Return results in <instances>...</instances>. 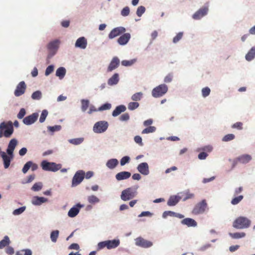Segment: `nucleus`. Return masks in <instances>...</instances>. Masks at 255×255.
I'll list each match as a JSON object with an SVG mask.
<instances>
[{"label":"nucleus","instance_id":"f257e3e1","mask_svg":"<svg viewBox=\"0 0 255 255\" xmlns=\"http://www.w3.org/2000/svg\"><path fill=\"white\" fill-rule=\"evenodd\" d=\"M13 131V124L11 121L3 122L0 124V138L3 136L10 137Z\"/></svg>","mask_w":255,"mask_h":255},{"label":"nucleus","instance_id":"f03ea898","mask_svg":"<svg viewBox=\"0 0 255 255\" xmlns=\"http://www.w3.org/2000/svg\"><path fill=\"white\" fill-rule=\"evenodd\" d=\"M137 187H131L124 190L121 195V199L124 201L132 199L137 195Z\"/></svg>","mask_w":255,"mask_h":255},{"label":"nucleus","instance_id":"7ed1b4c3","mask_svg":"<svg viewBox=\"0 0 255 255\" xmlns=\"http://www.w3.org/2000/svg\"><path fill=\"white\" fill-rule=\"evenodd\" d=\"M251 221L244 217H240L234 222L233 226L236 229H244L250 227Z\"/></svg>","mask_w":255,"mask_h":255},{"label":"nucleus","instance_id":"20e7f679","mask_svg":"<svg viewBox=\"0 0 255 255\" xmlns=\"http://www.w3.org/2000/svg\"><path fill=\"white\" fill-rule=\"evenodd\" d=\"M41 166L43 170L45 171H50L56 172L61 168L60 164H56L55 162H49L46 160L41 162Z\"/></svg>","mask_w":255,"mask_h":255},{"label":"nucleus","instance_id":"39448f33","mask_svg":"<svg viewBox=\"0 0 255 255\" xmlns=\"http://www.w3.org/2000/svg\"><path fill=\"white\" fill-rule=\"evenodd\" d=\"M109 127V124L107 121H101L96 122L93 127V130L94 132L101 133L107 130Z\"/></svg>","mask_w":255,"mask_h":255},{"label":"nucleus","instance_id":"423d86ee","mask_svg":"<svg viewBox=\"0 0 255 255\" xmlns=\"http://www.w3.org/2000/svg\"><path fill=\"white\" fill-rule=\"evenodd\" d=\"M168 90L165 84H161L154 88L152 91V95L154 98H158L164 95Z\"/></svg>","mask_w":255,"mask_h":255},{"label":"nucleus","instance_id":"0eeeda50","mask_svg":"<svg viewBox=\"0 0 255 255\" xmlns=\"http://www.w3.org/2000/svg\"><path fill=\"white\" fill-rule=\"evenodd\" d=\"M207 208V204L205 200L197 204L192 210V213L194 215L203 214Z\"/></svg>","mask_w":255,"mask_h":255},{"label":"nucleus","instance_id":"6e6552de","mask_svg":"<svg viewBox=\"0 0 255 255\" xmlns=\"http://www.w3.org/2000/svg\"><path fill=\"white\" fill-rule=\"evenodd\" d=\"M85 172L83 170H78L74 175L72 181V186L75 187L79 185L84 178Z\"/></svg>","mask_w":255,"mask_h":255},{"label":"nucleus","instance_id":"1a4fd4ad","mask_svg":"<svg viewBox=\"0 0 255 255\" xmlns=\"http://www.w3.org/2000/svg\"><path fill=\"white\" fill-rule=\"evenodd\" d=\"M208 6H204L198 10L192 16L194 19L198 20L206 15L208 12Z\"/></svg>","mask_w":255,"mask_h":255},{"label":"nucleus","instance_id":"9d476101","mask_svg":"<svg viewBox=\"0 0 255 255\" xmlns=\"http://www.w3.org/2000/svg\"><path fill=\"white\" fill-rule=\"evenodd\" d=\"M126 30V28L124 27L120 26L116 27L111 30L109 34L108 37L110 39H113L125 33Z\"/></svg>","mask_w":255,"mask_h":255},{"label":"nucleus","instance_id":"9b49d317","mask_svg":"<svg viewBox=\"0 0 255 255\" xmlns=\"http://www.w3.org/2000/svg\"><path fill=\"white\" fill-rule=\"evenodd\" d=\"M26 85L24 81L19 82L16 86L14 94L16 97H19L23 95L26 90Z\"/></svg>","mask_w":255,"mask_h":255},{"label":"nucleus","instance_id":"f8f14e48","mask_svg":"<svg viewBox=\"0 0 255 255\" xmlns=\"http://www.w3.org/2000/svg\"><path fill=\"white\" fill-rule=\"evenodd\" d=\"M135 245L144 248H147L152 246L150 241L146 240L141 237L137 238L135 240Z\"/></svg>","mask_w":255,"mask_h":255},{"label":"nucleus","instance_id":"ddd939ff","mask_svg":"<svg viewBox=\"0 0 255 255\" xmlns=\"http://www.w3.org/2000/svg\"><path fill=\"white\" fill-rule=\"evenodd\" d=\"M60 41L58 40H55L49 42L47 45V48L50 51L51 56L54 55L59 47Z\"/></svg>","mask_w":255,"mask_h":255},{"label":"nucleus","instance_id":"4468645a","mask_svg":"<svg viewBox=\"0 0 255 255\" xmlns=\"http://www.w3.org/2000/svg\"><path fill=\"white\" fill-rule=\"evenodd\" d=\"M38 117V114L37 113L26 117L23 119V123L26 125H30L36 121Z\"/></svg>","mask_w":255,"mask_h":255},{"label":"nucleus","instance_id":"2eb2a0df","mask_svg":"<svg viewBox=\"0 0 255 255\" xmlns=\"http://www.w3.org/2000/svg\"><path fill=\"white\" fill-rule=\"evenodd\" d=\"M120 65V60L117 57H114L111 61L108 69L107 72H112L118 67Z\"/></svg>","mask_w":255,"mask_h":255},{"label":"nucleus","instance_id":"dca6fc26","mask_svg":"<svg viewBox=\"0 0 255 255\" xmlns=\"http://www.w3.org/2000/svg\"><path fill=\"white\" fill-rule=\"evenodd\" d=\"M137 169L140 173L144 175H147L149 173L148 165L146 162L140 163L138 165Z\"/></svg>","mask_w":255,"mask_h":255},{"label":"nucleus","instance_id":"f3484780","mask_svg":"<svg viewBox=\"0 0 255 255\" xmlns=\"http://www.w3.org/2000/svg\"><path fill=\"white\" fill-rule=\"evenodd\" d=\"M84 205H81L79 203L77 204L76 206L71 208L68 213V215L69 217L73 218L75 217L79 212L80 209L83 207Z\"/></svg>","mask_w":255,"mask_h":255},{"label":"nucleus","instance_id":"a211bd4d","mask_svg":"<svg viewBox=\"0 0 255 255\" xmlns=\"http://www.w3.org/2000/svg\"><path fill=\"white\" fill-rule=\"evenodd\" d=\"M130 38V34L129 33H126L121 35L118 39V42L120 45H124L126 44Z\"/></svg>","mask_w":255,"mask_h":255},{"label":"nucleus","instance_id":"6ab92c4d","mask_svg":"<svg viewBox=\"0 0 255 255\" xmlns=\"http://www.w3.org/2000/svg\"><path fill=\"white\" fill-rule=\"evenodd\" d=\"M17 144V141L16 139L13 138L10 140L6 150L7 153L10 155H12L13 152Z\"/></svg>","mask_w":255,"mask_h":255},{"label":"nucleus","instance_id":"aec40b11","mask_svg":"<svg viewBox=\"0 0 255 255\" xmlns=\"http://www.w3.org/2000/svg\"><path fill=\"white\" fill-rule=\"evenodd\" d=\"M87 45V41L84 37L79 38L75 43V47L80 48L81 49H85Z\"/></svg>","mask_w":255,"mask_h":255},{"label":"nucleus","instance_id":"412c9836","mask_svg":"<svg viewBox=\"0 0 255 255\" xmlns=\"http://www.w3.org/2000/svg\"><path fill=\"white\" fill-rule=\"evenodd\" d=\"M183 225L187 226L188 227H195L197 226V223L195 220L192 218H186L184 219L181 221Z\"/></svg>","mask_w":255,"mask_h":255},{"label":"nucleus","instance_id":"4be33fe9","mask_svg":"<svg viewBox=\"0 0 255 255\" xmlns=\"http://www.w3.org/2000/svg\"><path fill=\"white\" fill-rule=\"evenodd\" d=\"M131 176V173L128 171H122L117 173L116 178L117 180L120 181L128 179Z\"/></svg>","mask_w":255,"mask_h":255},{"label":"nucleus","instance_id":"5701e85b","mask_svg":"<svg viewBox=\"0 0 255 255\" xmlns=\"http://www.w3.org/2000/svg\"><path fill=\"white\" fill-rule=\"evenodd\" d=\"M108 249L110 250L118 247L120 244V241L119 239H114L113 240H107Z\"/></svg>","mask_w":255,"mask_h":255},{"label":"nucleus","instance_id":"b1692460","mask_svg":"<svg viewBox=\"0 0 255 255\" xmlns=\"http://www.w3.org/2000/svg\"><path fill=\"white\" fill-rule=\"evenodd\" d=\"M126 110V107L124 105H120L117 106L112 113L113 117H117L121 114L122 113L124 112Z\"/></svg>","mask_w":255,"mask_h":255},{"label":"nucleus","instance_id":"393cba45","mask_svg":"<svg viewBox=\"0 0 255 255\" xmlns=\"http://www.w3.org/2000/svg\"><path fill=\"white\" fill-rule=\"evenodd\" d=\"M47 201V199L44 197L35 196L32 198V203L35 205H40Z\"/></svg>","mask_w":255,"mask_h":255},{"label":"nucleus","instance_id":"a878e982","mask_svg":"<svg viewBox=\"0 0 255 255\" xmlns=\"http://www.w3.org/2000/svg\"><path fill=\"white\" fill-rule=\"evenodd\" d=\"M119 81V75L118 73H115L108 81V84L110 86L117 84Z\"/></svg>","mask_w":255,"mask_h":255},{"label":"nucleus","instance_id":"bb28decb","mask_svg":"<svg viewBox=\"0 0 255 255\" xmlns=\"http://www.w3.org/2000/svg\"><path fill=\"white\" fill-rule=\"evenodd\" d=\"M180 199V197L177 196H171L167 201V205L169 206H175L178 203Z\"/></svg>","mask_w":255,"mask_h":255},{"label":"nucleus","instance_id":"cd10ccee","mask_svg":"<svg viewBox=\"0 0 255 255\" xmlns=\"http://www.w3.org/2000/svg\"><path fill=\"white\" fill-rule=\"evenodd\" d=\"M1 155L3 160L4 166L5 168H7L10 163V158L4 152H1Z\"/></svg>","mask_w":255,"mask_h":255},{"label":"nucleus","instance_id":"c85d7f7f","mask_svg":"<svg viewBox=\"0 0 255 255\" xmlns=\"http://www.w3.org/2000/svg\"><path fill=\"white\" fill-rule=\"evenodd\" d=\"M118 163L119 161L117 159L113 158L107 162L106 166L110 169H114L118 165Z\"/></svg>","mask_w":255,"mask_h":255},{"label":"nucleus","instance_id":"c756f323","mask_svg":"<svg viewBox=\"0 0 255 255\" xmlns=\"http://www.w3.org/2000/svg\"><path fill=\"white\" fill-rule=\"evenodd\" d=\"M252 159L251 156L248 154H245L240 156L238 158V160L242 163H246L249 162Z\"/></svg>","mask_w":255,"mask_h":255},{"label":"nucleus","instance_id":"7c9ffc66","mask_svg":"<svg viewBox=\"0 0 255 255\" xmlns=\"http://www.w3.org/2000/svg\"><path fill=\"white\" fill-rule=\"evenodd\" d=\"M255 57V47H252L246 55V59L250 61L253 60Z\"/></svg>","mask_w":255,"mask_h":255},{"label":"nucleus","instance_id":"2f4dec72","mask_svg":"<svg viewBox=\"0 0 255 255\" xmlns=\"http://www.w3.org/2000/svg\"><path fill=\"white\" fill-rule=\"evenodd\" d=\"M66 74V69L64 67L58 68L56 72V75L59 77L60 79H62Z\"/></svg>","mask_w":255,"mask_h":255},{"label":"nucleus","instance_id":"473e14b6","mask_svg":"<svg viewBox=\"0 0 255 255\" xmlns=\"http://www.w3.org/2000/svg\"><path fill=\"white\" fill-rule=\"evenodd\" d=\"M9 244V239L8 236H5L3 239L0 241V249H3V248L8 246Z\"/></svg>","mask_w":255,"mask_h":255},{"label":"nucleus","instance_id":"72a5a7b5","mask_svg":"<svg viewBox=\"0 0 255 255\" xmlns=\"http://www.w3.org/2000/svg\"><path fill=\"white\" fill-rule=\"evenodd\" d=\"M229 236L233 239H240L245 237L246 234L244 232L229 233Z\"/></svg>","mask_w":255,"mask_h":255},{"label":"nucleus","instance_id":"f704fd0d","mask_svg":"<svg viewBox=\"0 0 255 255\" xmlns=\"http://www.w3.org/2000/svg\"><path fill=\"white\" fill-rule=\"evenodd\" d=\"M59 232L58 230L53 231L51 233L50 238L53 242L55 243L57 241L59 236Z\"/></svg>","mask_w":255,"mask_h":255},{"label":"nucleus","instance_id":"c9c22d12","mask_svg":"<svg viewBox=\"0 0 255 255\" xmlns=\"http://www.w3.org/2000/svg\"><path fill=\"white\" fill-rule=\"evenodd\" d=\"M143 96V94L142 92H137L131 96V100L133 101H139L141 100Z\"/></svg>","mask_w":255,"mask_h":255},{"label":"nucleus","instance_id":"e433bc0d","mask_svg":"<svg viewBox=\"0 0 255 255\" xmlns=\"http://www.w3.org/2000/svg\"><path fill=\"white\" fill-rule=\"evenodd\" d=\"M88 201L91 204H96L100 202L99 199L95 195L88 196Z\"/></svg>","mask_w":255,"mask_h":255},{"label":"nucleus","instance_id":"4c0bfd02","mask_svg":"<svg viewBox=\"0 0 255 255\" xmlns=\"http://www.w3.org/2000/svg\"><path fill=\"white\" fill-rule=\"evenodd\" d=\"M81 105L82 111L83 112H85L89 106V101L88 100H82Z\"/></svg>","mask_w":255,"mask_h":255},{"label":"nucleus","instance_id":"58836bf2","mask_svg":"<svg viewBox=\"0 0 255 255\" xmlns=\"http://www.w3.org/2000/svg\"><path fill=\"white\" fill-rule=\"evenodd\" d=\"M139 106V104L138 103L136 102H132L128 103V108L129 110L132 111L137 108Z\"/></svg>","mask_w":255,"mask_h":255},{"label":"nucleus","instance_id":"ea45409f","mask_svg":"<svg viewBox=\"0 0 255 255\" xmlns=\"http://www.w3.org/2000/svg\"><path fill=\"white\" fill-rule=\"evenodd\" d=\"M156 128L155 127L153 126H149L145 129H144L141 133L142 134H145V133H152L155 131Z\"/></svg>","mask_w":255,"mask_h":255},{"label":"nucleus","instance_id":"a19ab883","mask_svg":"<svg viewBox=\"0 0 255 255\" xmlns=\"http://www.w3.org/2000/svg\"><path fill=\"white\" fill-rule=\"evenodd\" d=\"M16 255H32V252L29 249L22 250L17 252Z\"/></svg>","mask_w":255,"mask_h":255},{"label":"nucleus","instance_id":"79ce46f5","mask_svg":"<svg viewBox=\"0 0 255 255\" xmlns=\"http://www.w3.org/2000/svg\"><path fill=\"white\" fill-rule=\"evenodd\" d=\"M42 97V94L40 91H36L33 92L31 95V98L33 100H40Z\"/></svg>","mask_w":255,"mask_h":255},{"label":"nucleus","instance_id":"37998d69","mask_svg":"<svg viewBox=\"0 0 255 255\" xmlns=\"http://www.w3.org/2000/svg\"><path fill=\"white\" fill-rule=\"evenodd\" d=\"M244 196L243 195H240L237 197L234 198L232 201L231 203L233 205H237L243 199Z\"/></svg>","mask_w":255,"mask_h":255},{"label":"nucleus","instance_id":"c03bdc74","mask_svg":"<svg viewBox=\"0 0 255 255\" xmlns=\"http://www.w3.org/2000/svg\"><path fill=\"white\" fill-rule=\"evenodd\" d=\"M42 184L41 182L35 183L31 188V189L34 191H38L42 189Z\"/></svg>","mask_w":255,"mask_h":255},{"label":"nucleus","instance_id":"a18cd8bd","mask_svg":"<svg viewBox=\"0 0 255 255\" xmlns=\"http://www.w3.org/2000/svg\"><path fill=\"white\" fill-rule=\"evenodd\" d=\"M235 136L234 134L232 133L228 134L223 137L222 140L223 141L227 142L233 140L235 138Z\"/></svg>","mask_w":255,"mask_h":255},{"label":"nucleus","instance_id":"49530a36","mask_svg":"<svg viewBox=\"0 0 255 255\" xmlns=\"http://www.w3.org/2000/svg\"><path fill=\"white\" fill-rule=\"evenodd\" d=\"M48 115V112L47 110H43L39 118V122L43 123L46 119Z\"/></svg>","mask_w":255,"mask_h":255},{"label":"nucleus","instance_id":"de8ad7c7","mask_svg":"<svg viewBox=\"0 0 255 255\" xmlns=\"http://www.w3.org/2000/svg\"><path fill=\"white\" fill-rule=\"evenodd\" d=\"M47 128L49 131L53 132L54 131L60 130L61 128V127L59 125H56L52 127L49 126L47 127Z\"/></svg>","mask_w":255,"mask_h":255},{"label":"nucleus","instance_id":"09e8293b","mask_svg":"<svg viewBox=\"0 0 255 255\" xmlns=\"http://www.w3.org/2000/svg\"><path fill=\"white\" fill-rule=\"evenodd\" d=\"M106 247L108 249L107 241L99 243L97 246V249L98 250H100Z\"/></svg>","mask_w":255,"mask_h":255},{"label":"nucleus","instance_id":"8fccbe9b","mask_svg":"<svg viewBox=\"0 0 255 255\" xmlns=\"http://www.w3.org/2000/svg\"><path fill=\"white\" fill-rule=\"evenodd\" d=\"M111 104L109 103H106L103 105H102L99 108L98 111H102L107 110H109L111 108Z\"/></svg>","mask_w":255,"mask_h":255},{"label":"nucleus","instance_id":"3c124183","mask_svg":"<svg viewBox=\"0 0 255 255\" xmlns=\"http://www.w3.org/2000/svg\"><path fill=\"white\" fill-rule=\"evenodd\" d=\"M25 207H24V206L21 207L19 208L14 210L13 211L12 214L14 215H18L21 214L22 213H23L25 211Z\"/></svg>","mask_w":255,"mask_h":255},{"label":"nucleus","instance_id":"603ef678","mask_svg":"<svg viewBox=\"0 0 255 255\" xmlns=\"http://www.w3.org/2000/svg\"><path fill=\"white\" fill-rule=\"evenodd\" d=\"M31 164V161H28L25 164V165H24V166L22 169V171L23 173H26L27 172V171L30 168Z\"/></svg>","mask_w":255,"mask_h":255},{"label":"nucleus","instance_id":"864d4df0","mask_svg":"<svg viewBox=\"0 0 255 255\" xmlns=\"http://www.w3.org/2000/svg\"><path fill=\"white\" fill-rule=\"evenodd\" d=\"M210 89L208 87H205L202 89V94L203 97H206L209 95L210 93Z\"/></svg>","mask_w":255,"mask_h":255},{"label":"nucleus","instance_id":"5fc2aeb1","mask_svg":"<svg viewBox=\"0 0 255 255\" xmlns=\"http://www.w3.org/2000/svg\"><path fill=\"white\" fill-rule=\"evenodd\" d=\"M145 8L143 6H139L136 10V14L138 16H141L142 14L145 12Z\"/></svg>","mask_w":255,"mask_h":255},{"label":"nucleus","instance_id":"6e6d98bb","mask_svg":"<svg viewBox=\"0 0 255 255\" xmlns=\"http://www.w3.org/2000/svg\"><path fill=\"white\" fill-rule=\"evenodd\" d=\"M129 8L128 6L125 7L121 11V15L123 16H128L129 14Z\"/></svg>","mask_w":255,"mask_h":255},{"label":"nucleus","instance_id":"4d7b16f0","mask_svg":"<svg viewBox=\"0 0 255 255\" xmlns=\"http://www.w3.org/2000/svg\"><path fill=\"white\" fill-rule=\"evenodd\" d=\"M183 34V33L182 32L177 33V35L173 38V42L175 43L178 42L182 38Z\"/></svg>","mask_w":255,"mask_h":255},{"label":"nucleus","instance_id":"13d9d810","mask_svg":"<svg viewBox=\"0 0 255 255\" xmlns=\"http://www.w3.org/2000/svg\"><path fill=\"white\" fill-rule=\"evenodd\" d=\"M175 212L171 211H165L162 214L163 218H166L168 216L174 217Z\"/></svg>","mask_w":255,"mask_h":255},{"label":"nucleus","instance_id":"bf43d9fd","mask_svg":"<svg viewBox=\"0 0 255 255\" xmlns=\"http://www.w3.org/2000/svg\"><path fill=\"white\" fill-rule=\"evenodd\" d=\"M83 141V138H74L71 139L70 140V142L74 144L77 145L81 143Z\"/></svg>","mask_w":255,"mask_h":255},{"label":"nucleus","instance_id":"052dcab7","mask_svg":"<svg viewBox=\"0 0 255 255\" xmlns=\"http://www.w3.org/2000/svg\"><path fill=\"white\" fill-rule=\"evenodd\" d=\"M129 160H130V158L128 156H126L123 157L121 159V161H120L121 165L122 166H123V165H125L126 163L129 162Z\"/></svg>","mask_w":255,"mask_h":255},{"label":"nucleus","instance_id":"680f3d73","mask_svg":"<svg viewBox=\"0 0 255 255\" xmlns=\"http://www.w3.org/2000/svg\"><path fill=\"white\" fill-rule=\"evenodd\" d=\"M26 114L25 110L24 108H22L20 110L18 114H17V118L19 119H22Z\"/></svg>","mask_w":255,"mask_h":255},{"label":"nucleus","instance_id":"e2e57ef3","mask_svg":"<svg viewBox=\"0 0 255 255\" xmlns=\"http://www.w3.org/2000/svg\"><path fill=\"white\" fill-rule=\"evenodd\" d=\"M243 123L241 122H237L232 126V128L241 130L243 128Z\"/></svg>","mask_w":255,"mask_h":255},{"label":"nucleus","instance_id":"0e129e2a","mask_svg":"<svg viewBox=\"0 0 255 255\" xmlns=\"http://www.w3.org/2000/svg\"><path fill=\"white\" fill-rule=\"evenodd\" d=\"M54 70V66L53 65L48 66L45 70V75L46 76H48Z\"/></svg>","mask_w":255,"mask_h":255},{"label":"nucleus","instance_id":"69168bd1","mask_svg":"<svg viewBox=\"0 0 255 255\" xmlns=\"http://www.w3.org/2000/svg\"><path fill=\"white\" fill-rule=\"evenodd\" d=\"M129 119V115L128 113H125L121 116L120 120L122 121H127Z\"/></svg>","mask_w":255,"mask_h":255},{"label":"nucleus","instance_id":"338daca9","mask_svg":"<svg viewBox=\"0 0 255 255\" xmlns=\"http://www.w3.org/2000/svg\"><path fill=\"white\" fill-rule=\"evenodd\" d=\"M173 79V75L172 74H168L164 79V81L165 83H169L172 81Z\"/></svg>","mask_w":255,"mask_h":255},{"label":"nucleus","instance_id":"774afa93","mask_svg":"<svg viewBox=\"0 0 255 255\" xmlns=\"http://www.w3.org/2000/svg\"><path fill=\"white\" fill-rule=\"evenodd\" d=\"M134 140L136 143L139 144L140 145H142L143 143L142 142V138L140 136L136 135L134 137Z\"/></svg>","mask_w":255,"mask_h":255}]
</instances>
